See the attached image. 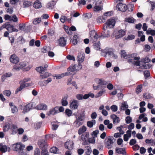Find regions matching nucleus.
Here are the masks:
<instances>
[{"label":"nucleus","instance_id":"nucleus-1","mask_svg":"<svg viewBox=\"0 0 155 155\" xmlns=\"http://www.w3.org/2000/svg\"><path fill=\"white\" fill-rule=\"evenodd\" d=\"M136 54H132L130 55V57L133 59H129L127 60L128 62L131 63L132 64H134L139 67L138 68H140L143 69H147L148 68V66L147 65H141L140 63V61H139L140 58L139 56H137Z\"/></svg>","mask_w":155,"mask_h":155},{"label":"nucleus","instance_id":"nucleus-2","mask_svg":"<svg viewBox=\"0 0 155 155\" xmlns=\"http://www.w3.org/2000/svg\"><path fill=\"white\" fill-rule=\"evenodd\" d=\"M104 35H101V36H99L97 35L96 32L94 30H93L89 32V35L91 38L94 41H95L99 38L102 37L104 38H108L110 36V31L107 30L106 32L105 31H104Z\"/></svg>","mask_w":155,"mask_h":155},{"label":"nucleus","instance_id":"nucleus-3","mask_svg":"<svg viewBox=\"0 0 155 155\" xmlns=\"http://www.w3.org/2000/svg\"><path fill=\"white\" fill-rule=\"evenodd\" d=\"M30 80L29 78H27L19 82L20 86L15 90V94H17L25 87L31 86L33 84L32 83H27Z\"/></svg>","mask_w":155,"mask_h":155},{"label":"nucleus","instance_id":"nucleus-4","mask_svg":"<svg viewBox=\"0 0 155 155\" xmlns=\"http://www.w3.org/2000/svg\"><path fill=\"white\" fill-rule=\"evenodd\" d=\"M27 64V63L26 62H20L18 64L15 65L14 66L12 69L13 71H18L22 69L25 71H28L32 68V66L30 65L25 68Z\"/></svg>","mask_w":155,"mask_h":155},{"label":"nucleus","instance_id":"nucleus-5","mask_svg":"<svg viewBox=\"0 0 155 155\" xmlns=\"http://www.w3.org/2000/svg\"><path fill=\"white\" fill-rule=\"evenodd\" d=\"M115 23L116 21L114 18H110L107 20L104 25L103 30L104 31L108 29L113 28L115 25Z\"/></svg>","mask_w":155,"mask_h":155},{"label":"nucleus","instance_id":"nucleus-6","mask_svg":"<svg viewBox=\"0 0 155 155\" xmlns=\"http://www.w3.org/2000/svg\"><path fill=\"white\" fill-rule=\"evenodd\" d=\"M48 136H49V137H51L50 136L45 135L44 139H40L38 141V144L41 150L47 149L46 140Z\"/></svg>","mask_w":155,"mask_h":155},{"label":"nucleus","instance_id":"nucleus-7","mask_svg":"<svg viewBox=\"0 0 155 155\" xmlns=\"http://www.w3.org/2000/svg\"><path fill=\"white\" fill-rule=\"evenodd\" d=\"M126 34L125 31L122 29L117 30L114 29L112 34V35L116 39H118L122 37Z\"/></svg>","mask_w":155,"mask_h":155},{"label":"nucleus","instance_id":"nucleus-8","mask_svg":"<svg viewBox=\"0 0 155 155\" xmlns=\"http://www.w3.org/2000/svg\"><path fill=\"white\" fill-rule=\"evenodd\" d=\"M89 134L88 133H86L82 134L81 136V140L83 141L82 144L84 145L88 144V142H87L88 140Z\"/></svg>","mask_w":155,"mask_h":155},{"label":"nucleus","instance_id":"nucleus-9","mask_svg":"<svg viewBox=\"0 0 155 155\" xmlns=\"http://www.w3.org/2000/svg\"><path fill=\"white\" fill-rule=\"evenodd\" d=\"M9 60L11 63L16 64L19 62V59L16 54H13L10 56Z\"/></svg>","mask_w":155,"mask_h":155},{"label":"nucleus","instance_id":"nucleus-10","mask_svg":"<svg viewBox=\"0 0 155 155\" xmlns=\"http://www.w3.org/2000/svg\"><path fill=\"white\" fill-rule=\"evenodd\" d=\"M30 107H24L23 109V113L24 114L29 111L31 109H35L38 110H47V107H31V108H29ZM22 110V109H21Z\"/></svg>","mask_w":155,"mask_h":155},{"label":"nucleus","instance_id":"nucleus-11","mask_svg":"<svg viewBox=\"0 0 155 155\" xmlns=\"http://www.w3.org/2000/svg\"><path fill=\"white\" fill-rule=\"evenodd\" d=\"M10 151V148L9 147H7V146L4 145L3 143H0V152L2 153H4L7 151L8 152Z\"/></svg>","mask_w":155,"mask_h":155},{"label":"nucleus","instance_id":"nucleus-12","mask_svg":"<svg viewBox=\"0 0 155 155\" xmlns=\"http://www.w3.org/2000/svg\"><path fill=\"white\" fill-rule=\"evenodd\" d=\"M13 147H14V150L15 151H18L23 150L25 148V145L21 143H17L13 144Z\"/></svg>","mask_w":155,"mask_h":155},{"label":"nucleus","instance_id":"nucleus-13","mask_svg":"<svg viewBox=\"0 0 155 155\" xmlns=\"http://www.w3.org/2000/svg\"><path fill=\"white\" fill-rule=\"evenodd\" d=\"M116 8L119 10L124 12L127 10V6L125 4L119 3L117 4Z\"/></svg>","mask_w":155,"mask_h":155},{"label":"nucleus","instance_id":"nucleus-14","mask_svg":"<svg viewBox=\"0 0 155 155\" xmlns=\"http://www.w3.org/2000/svg\"><path fill=\"white\" fill-rule=\"evenodd\" d=\"M74 143L73 141H69L66 142L64 144V147L65 148L70 150H72L74 147Z\"/></svg>","mask_w":155,"mask_h":155},{"label":"nucleus","instance_id":"nucleus-15","mask_svg":"<svg viewBox=\"0 0 155 155\" xmlns=\"http://www.w3.org/2000/svg\"><path fill=\"white\" fill-rule=\"evenodd\" d=\"M101 51L103 53H105L106 54H108L110 56H111L114 53V50L111 49L107 48H105L104 49L101 50Z\"/></svg>","mask_w":155,"mask_h":155},{"label":"nucleus","instance_id":"nucleus-16","mask_svg":"<svg viewBox=\"0 0 155 155\" xmlns=\"http://www.w3.org/2000/svg\"><path fill=\"white\" fill-rule=\"evenodd\" d=\"M114 138L112 137V138H108L107 141L105 142V146L108 149H110L111 148V144H113V141Z\"/></svg>","mask_w":155,"mask_h":155},{"label":"nucleus","instance_id":"nucleus-17","mask_svg":"<svg viewBox=\"0 0 155 155\" xmlns=\"http://www.w3.org/2000/svg\"><path fill=\"white\" fill-rule=\"evenodd\" d=\"M66 39L64 37H61L58 40V45L61 46H64L66 43Z\"/></svg>","mask_w":155,"mask_h":155},{"label":"nucleus","instance_id":"nucleus-18","mask_svg":"<svg viewBox=\"0 0 155 155\" xmlns=\"http://www.w3.org/2000/svg\"><path fill=\"white\" fill-rule=\"evenodd\" d=\"M68 97L67 95H65L62 97L61 100V103L63 106H67L68 104L67 100Z\"/></svg>","mask_w":155,"mask_h":155},{"label":"nucleus","instance_id":"nucleus-19","mask_svg":"<svg viewBox=\"0 0 155 155\" xmlns=\"http://www.w3.org/2000/svg\"><path fill=\"white\" fill-rule=\"evenodd\" d=\"M84 54L83 53H80L78 54L77 60L79 63H81L84 61Z\"/></svg>","mask_w":155,"mask_h":155},{"label":"nucleus","instance_id":"nucleus-20","mask_svg":"<svg viewBox=\"0 0 155 155\" xmlns=\"http://www.w3.org/2000/svg\"><path fill=\"white\" fill-rule=\"evenodd\" d=\"M110 117L113 120V123L114 124L118 123L120 121V118L115 114L111 115Z\"/></svg>","mask_w":155,"mask_h":155},{"label":"nucleus","instance_id":"nucleus-21","mask_svg":"<svg viewBox=\"0 0 155 155\" xmlns=\"http://www.w3.org/2000/svg\"><path fill=\"white\" fill-rule=\"evenodd\" d=\"M105 88V87H102V89L96 95L95 97H98L105 94L106 93Z\"/></svg>","mask_w":155,"mask_h":155},{"label":"nucleus","instance_id":"nucleus-22","mask_svg":"<svg viewBox=\"0 0 155 155\" xmlns=\"http://www.w3.org/2000/svg\"><path fill=\"white\" fill-rule=\"evenodd\" d=\"M17 125L15 124H12L11 125L10 129L11 130L12 134H16L17 132Z\"/></svg>","mask_w":155,"mask_h":155},{"label":"nucleus","instance_id":"nucleus-23","mask_svg":"<svg viewBox=\"0 0 155 155\" xmlns=\"http://www.w3.org/2000/svg\"><path fill=\"white\" fill-rule=\"evenodd\" d=\"M116 153H118L125 154L126 153V152L125 148H122L117 147L115 149Z\"/></svg>","mask_w":155,"mask_h":155},{"label":"nucleus","instance_id":"nucleus-24","mask_svg":"<svg viewBox=\"0 0 155 155\" xmlns=\"http://www.w3.org/2000/svg\"><path fill=\"white\" fill-rule=\"evenodd\" d=\"M33 6L36 8H41L42 7L41 3L40 1L36 0L33 4Z\"/></svg>","mask_w":155,"mask_h":155},{"label":"nucleus","instance_id":"nucleus-25","mask_svg":"<svg viewBox=\"0 0 155 155\" xmlns=\"http://www.w3.org/2000/svg\"><path fill=\"white\" fill-rule=\"evenodd\" d=\"M150 61V59H149L148 58L146 57L144 58H142L141 59L140 61V63H143V64H141L142 65H146V63L149 62ZM147 66H148V65L147 64Z\"/></svg>","mask_w":155,"mask_h":155},{"label":"nucleus","instance_id":"nucleus-26","mask_svg":"<svg viewBox=\"0 0 155 155\" xmlns=\"http://www.w3.org/2000/svg\"><path fill=\"white\" fill-rule=\"evenodd\" d=\"M67 70L68 71L73 72L78 71L79 69H78V68H76V65H74L68 68Z\"/></svg>","mask_w":155,"mask_h":155},{"label":"nucleus","instance_id":"nucleus-27","mask_svg":"<svg viewBox=\"0 0 155 155\" xmlns=\"http://www.w3.org/2000/svg\"><path fill=\"white\" fill-rule=\"evenodd\" d=\"M70 107H78V101L75 100H73L70 101Z\"/></svg>","mask_w":155,"mask_h":155},{"label":"nucleus","instance_id":"nucleus-28","mask_svg":"<svg viewBox=\"0 0 155 155\" xmlns=\"http://www.w3.org/2000/svg\"><path fill=\"white\" fill-rule=\"evenodd\" d=\"M55 4L56 3L55 2L53 1H51L47 4V7L49 9H52L54 8Z\"/></svg>","mask_w":155,"mask_h":155},{"label":"nucleus","instance_id":"nucleus-29","mask_svg":"<svg viewBox=\"0 0 155 155\" xmlns=\"http://www.w3.org/2000/svg\"><path fill=\"white\" fill-rule=\"evenodd\" d=\"M87 130L86 127L83 126L82 127L80 128L78 131V134L79 135L85 132Z\"/></svg>","mask_w":155,"mask_h":155},{"label":"nucleus","instance_id":"nucleus-30","mask_svg":"<svg viewBox=\"0 0 155 155\" xmlns=\"http://www.w3.org/2000/svg\"><path fill=\"white\" fill-rule=\"evenodd\" d=\"M51 75V74L48 72H45L43 74H41L40 75V78L41 79H43L50 76Z\"/></svg>","mask_w":155,"mask_h":155},{"label":"nucleus","instance_id":"nucleus-31","mask_svg":"<svg viewBox=\"0 0 155 155\" xmlns=\"http://www.w3.org/2000/svg\"><path fill=\"white\" fill-rule=\"evenodd\" d=\"M96 123L95 120H92L91 121H89L87 122V126L90 127H92L94 124H95Z\"/></svg>","mask_w":155,"mask_h":155},{"label":"nucleus","instance_id":"nucleus-32","mask_svg":"<svg viewBox=\"0 0 155 155\" xmlns=\"http://www.w3.org/2000/svg\"><path fill=\"white\" fill-rule=\"evenodd\" d=\"M135 38V36L133 35H130L127 36L123 38L124 40H130L133 39Z\"/></svg>","mask_w":155,"mask_h":155},{"label":"nucleus","instance_id":"nucleus-33","mask_svg":"<svg viewBox=\"0 0 155 155\" xmlns=\"http://www.w3.org/2000/svg\"><path fill=\"white\" fill-rule=\"evenodd\" d=\"M102 7L101 6L97 5V3L95 4V6L94 8V10L95 12H98L101 10Z\"/></svg>","mask_w":155,"mask_h":155},{"label":"nucleus","instance_id":"nucleus-34","mask_svg":"<svg viewBox=\"0 0 155 155\" xmlns=\"http://www.w3.org/2000/svg\"><path fill=\"white\" fill-rule=\"evenodd\" d=\"M59 151V149L56 147H52L50 149V152L54 153H58Z\"/></svg>","mask_w":155,"mask_h":155},{"label":"nucleus","instance_id":"nucleus-35","mask_svg":"<svg viewBox=\"0 0 155 155\" xmlns=\"http://www.w3.org/2000/svg\"><path fill=\"white\" fill-rule=\"evenodd\" d=\"M74 124L75 127H78L82 125L83 124V122L76 119L74 122Z\"/></svg>","mask_w":155,"mask_h":155},{"label":"nucleus","instance_id":"nucleus-36","mask_svg":"<svg viewBox=\"0 0 155 155\" xmlns=\"http://www.w3.org/2000/svg\"><path fill=\"white\" fill-rule=\"evenodd\" d=\"M11 126L10 124L9 123L5 124L3 127V131L4 132L8 131L10 129Z\"/></svg>","mask_w":155,"mask_h":155},{"label":"nucleus","instance_id":"nucleus-37","mask_svg":"<svg viewBox=\"0 0 155 155\" xmlns=\"http://www.w3.org/2000/svg\"><path fill=\"white\" fill-rule=\"evenodd\" d=\"M60 20L61 22L64 23L67 21L69 22L71 20V19L67 18L65 16H62L60 17Z\"/></svg>","mask_w":155,"mask_h":155},{"label":"nucleus","instance_id":"nucleus-38","mask_svg":"<svg viewBox=\"0 0 155 155\" xmlns=\"http://www.w3.org/2000/svg\"><path fill=\"white\" fill-rule=\"evenodd\" d=\"M146 33L147 35H155V31L154 30L151 29L150 28H149L147 31Z\"/></svg>","mask_w":155,"mask_h":155},{"label":"nucleus","instance_id":"nucleus-39","mask_svg":"<svg viewBox=\"0 0 155 155\" xmlns=\"http://www.w3.org/2000/svg\"><path fill=\"white\" fill-rule=\"evenodd\" d=\"M121 55L122 57L125 58H130V56L127 55L126 52L124 50H122L121 52Z\"/></svg>","mask_w":155,"mask_h":155},{"label":"nucleus","instance_id":"nucleus-40","mask_svg":"<svg viewBox=\"0 0 155 155\" xmlns=\"http://www.w3.org/2000/svg\"><path fill=\"white\" fill-rule=\"evenodd\" d=\"M36 70L40 73L41 74L42 72L45 71V68L42 66H40L36 68Z\"/></svg>","mask_w":155,"mask_h":155},{"label":"nucleus","instance_id":"nucleus-41","mask_svg":"<svg viewBox=\"0 0 155 155\" xmlns=\"http://www.w3.org/2000/svg\"><path fill=\"white\" fill-rule=\"evenodd\" d=\"M64 28L67 33L69 35H71L72 34V32L68 26H64Z\"/></svg>","mask_w":155,"mask_h":155},{"label":"nucleus","instance_id":"nucleus-42","mask_svg":"<svg viewBox=\"0 0 155 155\" xmlns=\"http://www.w3.org/2000/svg\"><path fill=\"white\" fill-rule=\"evenodd\" d=\"M125 21L129 23H134L135 20L132 18H125Z\"/></svg>","mask_w":155,"mask_h":155},{"label":"nucleus","instance_id":"nucleus-43","mask_svg":"<svg viewBox=\"0 0 155 155\" xmlns=\"http://www.w3.org/2000/svg\"><path fill=\"white\" fill-rule=\"evenodd\" d=\"M100 42H98L97 43H96L94 44V49L96 50H98L100 49Z\"/></svg>","mask_w":155,"mask_h":155},{"label":"nucleus","instance_id":"nucleus-44","mask_svg":"<svg viewBox=\"0 0 155 155\" xmlns=\"http://www.w3.org/2000/svg\"><path fill=\"white\" fill-rule=\"evenodd\" d=\"M64 76V73H62L61 74H55L53 77H55L57 79H60L62 78Z\"/></svg>","mask_w":155,"mask_h":155},{"label":"nucleus","instance_id":"nucleus-45","mask_svg":"<svg viewBox=\"0 0 155 155\" xmlns=\"http://www.w3.org/2000/svg\"><path fill=\"white\" fill-rule=\"evenodd\" d=\"M65 113L66 115L68 116V117H70L71 116L72 111L71 110L68 109H67L65 110Z\"/></svg>","mask_w":155,"mask_h":155},{"label":"nucleus","instance_id":"nucleus-46","mask_svg":"<svg viewBox=\"0 0 155 155\" xmlns=\"http://www.w3.org/2000/svg\"><path fill=\"white\" fill-rule=\"evenodd\" d=\"M96 83L99 84V85H104V82L102 81L101 79H96L95 80Z\"/></svg>","mask_w":155,"mask_h":155},{"label":"nucleus","instance_id":"nucleus-47","mask_svg":"<svg viewBox=\"0 0 155 155\" xmlns=\"http://www.w3.org/2000/svg\"><path fill=\"white\" fill-rule=\"evenodd\" d=\"M56 107H55L53 109H51L49 111V114H48V115H50V114H56L58 113V110H55V108Z\"/></svg>","mask_w":155,"mask_h":155},{"label":"nucleus","instance_id":"nucleus-48","mask_svg":"<svg viewBox=\"0 0 155 155\" xmlns=\"http://www.w3.org/2000/svg\"><path fill=\"white\" fill-rule=\"evenodd\" d=\"M86 148H87V155H90L92 152V150L91 147L89 146H87L86 147Z\"/></svg>","mask_w":155,"mask_h":155},{"label":"nucleus","instance_id":"nucleus-49","mask_svg":"<svg viewBox=\"0 0 155 155\" xmlns=\"http://www.w3.org/2000/svg\"><path fill=\"white\" fill-rule=\"evenodd\" d=\"M142 86L141 85H138L136 88V92L137 94H138L141 91V89Z\"/></svg>","mask_w":155,"mask_h":155},{"label":"nucleus","instance_id":"nucleus-50","mask_svg":"<svg viewBox=\"0 0 155 155\" xmlns=\"http://www.w3.org/2000/svg\"><path fill=\"white\" fill-rule=\"evenodd\" d=\"M104 107H99V109L102 110V113L104 116H106L107 115L108 113L107 111L105 110L104 109Z\"/></svg>","mask_w":155,"mask_h":155},{"label":"nucleus","instance_id":"nucleus-51","mask_svg":"<svg viewBox=\"0 0 155 155\" xmlns=\"http://www.w3.org/2000/svg\"><path fill=\"white\" fill-rule=\"evenodd\" d=\"M41 21V18H35L33 21V23L34 25H37Z\"/></svg>","mask_w":155,"mask_h":155},{"label":"nucleus","instance_id":"nucleus-52","mask_svg":"<svg viewBox=\"0 0 155 155\" xmlns=\"http://www.w3.org/2000/svg\"><path fill=\"white\" fill-rule=\"evenodd\" d=\"M125 121L127 124H129L132 121V118L130 116H128L126 118Z\"/></svg>","mask_w":155,"mask_h":155},{"label":"nucleus","instance_id":"nucleus-53","mask_svg":"<svg viewBox=\"0 0 155 155\" xmlns=\"http://www.w3.org/2000/svg\"><path fill=\"white\" fill-rule=\"evenodd\" d=\"M85 115L84 114H80V116L78 117V118L77 119L78 120H80L81 121H83L84 120V117Z\"/></svg>","mask_w":155,"mask_h":155},{"label":"nucleus","instance_id":"nucleus-54","mask_svg":"<svg viewBox=\"0 0 155 155\" xmlns=\"http://www.w3.org/2000/svg\"><path fill=\"white\" fill-rule=\"evenodd\" d=\"M31 5V3L30 2L28 1H25L24 2L23 5L24 7H28Z\"/></svg>","mask_w":155,"mask_h":155},{"label":"nucleus","instance_id":"nucleus-55","mask_svg":"<svg viewBox=\"0 0 155 155\" xmlns=\"http://www.w3.org/2000/svg\"><path fill=\"white\" fill-rule=\"evenodd\" d=\"M9 40L10 41V43L12 45H13V44L14 43L15 41V38L13 36H12L9 37Z\"/></svg>","mask_w":155,"mask_h":155},{"label":"nucleus","instance_id":"nucleus-56","mask_svg":"<svg viewBox=\"0 0 155 155\" xmlns=\"http://www.w3.org/2000/svg\"><path fill=\"white\" fill-rule=\"evenodd\" d=\"M4 18L5 20H9L11 21L12 16L8 15L6 14L4 15Z\"/></svg>","mask_w":155,"mask_h":155},{"label":"nucleus","instance_id":"nucleus-57","mask_svg":"<svg viewBox=\"0 0 155 155\" xmlns=\"http://www.w3.org/2000/svg\"><path fill=\"white\" fill-rule=\"evenodd\" d=\"M3 93L4 95H6L8 97L11 94V92L9 90H6L4 91Z\"/></svg>","mask_w":155,"mask_h":155},{"label":"nucleus","instance_id":"nucleus-58","mask_svg":"<svg viewBox=\"0 0 155 155\" xmlns=\"http://www.w3.org/2000/svg\"><path fill=\"white\" fill-rule=\"evenodd\" d=\"M18 21V18L15 15H13L12 16L11 21H13L14 22H17Z\"/></svg>","mask_w":155,"mask_h":155},{"label":"nucleus","instance_id":"nucleus-59","mask_svg":"<svg viewBox=\"0 0 155 155\" xmlns=\"http://www.w3.org/2000/svg\"><path fill=\"white\" fill-rule=\"evenodd\" d=\"M78 37L77 35L74 36L72 43L74 45H76L78 42Z\"/></svg>","mask_w":155,"mask_h":155},{"label":"nucleus","instance_id":"nucleus-60","mask_svg":"<svg viewBox=\"0 0 155 155\" xmlns=\"http://www.w3.org/2000/svg\"><path fill=\"white\" fill-rule=\"evenodd\" d=\"M54 33V31L52 29H50L48 30V34L49 36H52Z\"/></svg>","mask_w":155,"mask_h":155},{"label":"nucleus","instance_id":"nucleus-61","mask_svg":"<svg viewBox=\"0 0 155 155\" xmlns=\"http://www.w3.org/2000/svg\"><path fill=\"white\" fill-rule=\"evenodd\" d=\"M41 155H49L47 149L42 150L41 152Z\"/></svg>","mask_w":155,"mask_h":155},{"label":"nucleus","instance_id":"nucleus-62","mask_svg":"<svg viewBox=\"0 0 155 155\" xmlns=\"http://www.w3.org/2000/svg\"><path fill=\"white\" fill-rule=\"evenodd\" d=\"M128 7V9L129 11H132L133 10L134 8L133 5L131 4H129L127 6Z\"/></svg>","mask_w":155,"mask_h":155},{"label":"nucleus","instance_id":"nucleus-63","mask_svg":"<svg viewBox=\"0 0 155 155\" xmlns=\"http://www.w3.org/2000/svg\"><path fill=\"white\" fill-rule=\"evenodd\" d=\"M99 132V130H96L92 132V135L94 137H96Z\"/></svg>","mask_w":155,"mask_h":155},{"label":"nucleus","instance_id":"nucleus-64","mask_svg":"<svg viewBox=\"0 0 155 155\" xmlns=\"http://www.w3.org/2000/svg\"><path fill=\"white\" fill-rule=\"evenodd\" d=\"M40 151L39 149L36 148L35 150L34 154V155H40Z\"/></svg>","mask_w":155,"mask_h":155}]
</instances>
